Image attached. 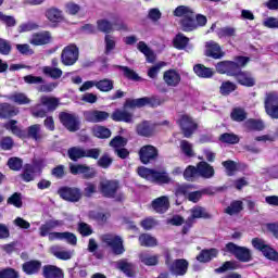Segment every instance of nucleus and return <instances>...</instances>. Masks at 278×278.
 I'll return each instance as SVG.
<instances>
[{"instance_id": "a18cd8bd", "label": "nucleus", "mask_w": 278, "mask_h": 278, "mask_svg": "<svg viewBox=\"0 0 278 278\" xmlns=\"http://www.w3.org/2000/svg\"><path fill=\"white\" fill-rule=\"evenodd\" d=\"M192 14H194V11H192V9L187 5H179L174 10V16L179 18H186L188 16H192Z\"/></svg>"}, {"instance_id": "393cba45", "label": "nucleus", "mask_w": 278, "mask_h": 278, "mask_svg": "<svg viewBox=\"0 0 278 278\" xmlns=\"http://www.w3.org/2000/svg\"><path fill=\"white\" fill-rule=\"evenodd\" d=\"M40 103L47 108V112H55L60 105V100L55 97L42 96L40 98Z\"/></svg>"}, {"instance_id": "3c124183", "label": "nucleus", "mask_w": 278, "mask_h": 278, "mask_svg": "<svg viewBox=\"0 0 278 278\" xmlns=\"http://www.w3.org/2000/svg\"><path fill=\"white\" fill-rule=\"evenodd\" d=\"M92 131L93 136L100 139H108L112 136V131L110 130V128H105V126H96L93 127Z\"/></svg>"}, {"instance_id": "8fccbe9b", "label": "nucleus", "mask_w": 278, "mask_h": 278, "mask_svg": "<svg viewBox=\"0 0 278 278\" xmlns=\"http://www.w3.org/2000/svg\"><path fill=\"white\" fill-rule=\"evenodd\" d=\"M219 140L226 144H238L240 137L233 132H225L219 136Z\"/></svg>"}, {"instance_id": "2eb2a0df", "label": "nucleus", "mask_w": 278, "mask_h": 278, "mask_svg": "<svg viewBox=\"0 0 278 278\" xmlns=\"http://www.w3.org/2000/svg\"><path fill=\"white\" fill-rule=\"evenodd\" d=\"M151 207L156 214H166L170 207V201L168 197L162 195L151 202Z\"/></svg>"}, {"instance_id": "72a5a7b5", "label": "nucleus", "mask_w": 278, "mask_h": 278, "mask_svg": "<svg viewBox=\"0 0 278 278\" xmlns=\"http://www.w3.org/2000/svg\"><path fill=\"white\" fill-rule=\"evenodd\" d=\"M242 210H244V204L242 201L235 200L225 208V213L228 214V216H236L237 214H240Z\"/></svg>"}, {"instance_id": "9b49d317", "label": "nucleus", "mask_w": 278, "mask_h": 278, "mask_svg": "<svg viewBox=\"0 0 278 278\" xmlns=\"http://www.w3.org/2000/svg\"><path fill=\"white\" fill-rule=\"evenodd\" d=\"M190 263L186 258H176L173 264L169 266V273L176 277H184L187 275Z\"/></svg>"}, {"instance_id": "c756f323", "label": "nucleus", "mask_w": 278, "mask_h": 278, "mask_svg": "<svg viewBox=\"0 0 278 278\" xmlns=\"http://www.w3.org/2000/svg\"><path fill=\"white\" fill-rule=\"evenodd\" d=\"M114 67L118 68V71H122L126 79H130V81H142V78L138 76V73H136V71L129 68L128 66L115 65Z\"/></svg>"}, {"instance_id": "a19ab883", "label": "nucleus", "mask_w": 278, "mask_h": 278, "mask_svg": "<svg viewBox=\"0 0 278 278\" xmlns=\"http://www.w3.org/2000/svg\"><path fill=\"white\" fill-rule=\"evenodd\" d=\"M147 97L139 99H128L126 100L124 108H129V110H135V108H144L147 105Z\"/></svg>"}, {"instance_id": "09e8293b", "label": "nucleus", "mask_w": 278, "mask_h": 278, "mask_svg": "<svg viewBox=\"0 0 278 278\" xmlns=\"http://www.w3.org/2000/svg\"><path fill=\"white\" fill-rule=\"evenodd\" d=\"M27 138H31L33 140H42V134H40V124H35L28 127L27 129Z\"/></svg>"}, {"instance_id": "ea45409f", "label": "nucleus", "mask_w": 278, "mask_h": 278, "mask_svg": "<svg viewBox=\"0 0 278 278\" xmlns=\"http://www.w3.org/2000/svg\"><path fill=\"white\" fill-rule=\"evenodd\" d=\"M116 49V37L112 35L104 36V53L110 55Z\"/></svg>"}, {"instance_id": "dca6fc26", "label": "nucleus", "mask_w": 278, "mask_h": 278, "mask_svg": "<svg viewBox=\"0 0 278 278\" xmlns=\"http://www.w3.org/2000/svg\"><path fill=\"white\" fill-rule=\"evenodd\" d=\"M62 225H64L63 220L60 219H49L48 222H46L45 224H42L39 227V236L41 238H49V236H51V231H53V229H55L56 227H62Z\"/></svg>"}, {"instance_id": "20e7f679", "label": "nucleus", "mask_w": 278, "mask_h": 278, "mask_svg": "<svg viewBox=\"0 0 278 278\" xmlns=\"http://www.w3.org/2000/svg\"><path fill=\"white\" fill-rule=\"evenodd\" d=\"M226 249L228 253H231L238 262L247 263L253 261V253L251 249L247 247H240L233 242H228L226 244Z\"/></svg>"}, {"instance_id": "052dcab7", "label": "nucleus", "mask_w": 278, "mask_h": 278, "mask_svg": "<svg viewBox=\"0 0 278 278\" xmlns=\"http://www.w3.org/2000/svg\"><path fill=\"white\" fill-rule=\"evenodd\" d=\"M192 147V143H190L188 140L180 141V151H182L187 157H194V150Z\"/></svg>"}, {"instance_id": "4be33fe9", "label": "nucleus", "mask_w": 278, "mask_h": 278, "mask_svg": "<svg viewBox=\"0 0 278 278\" xmlns=\"http://www.w3.org/2000/svg\"><path fill=\"white\" fill-rule=\"evenodd\" d=\"M136 132L143 138H151L155 134V129L151 125V122L143 121L136 126Z\"/></svg>"}, {"instance_id": "0e129e2a", "label": "nucleus", "mask_w": 278, "mask_h": 278, "mask_svg": "<svg viewBox=\"0 0 278 278\" xmlns=\"http://www.w3.org/2000/svg\"><path fill=\"white\" fill-rule=\"evenodd\" d=\"M264 105L265 108L278 106V93L276 92L267 93L265 97Z\"/></svg>"}, {"instance_id": "f257e3e1", "label": "nucleus", "mask_w": 278, "mask_h": 278, "mask_svg": "<svg viewBox=\"0 0 278 278\" xmlns=\"http://www.w3.org/2000/svg\"><path fill=\"white\" fill-rule=\"evenodd\" d=\"M98 190L104 199H115L117 203L125 201V194L118 193L121 190V182L118 180H102L99 182Z\"/></svg>"}, {"instance_id": "7ed1b4c3", "label": "nucleus", "mask_w": 278, "mask_h": 278, "mask_svg": "<svg viewBox=\"0 0 278 278\" xmlns=\"http://www.w3.org/2000/svg\"><path fill=\"white\" fill-rule=\"evenodd\" d=\"M252 247L260 251L266 260H269L270 262L278 263V252L275 250V248L270 247V244H267L266 241L262 238H253L252 239Z\"/></svg>"}, {"instance_id": "b1692460", "label": "nucleus", "mask_w": 278, "mask_h": 278, "mask_svg": "<svg viewBox=\"0 0 278 278\" xmlns=\"http://www.w3.org/2000/svg\"><path fill=\"white\" fill-rule=\"evenodd\" d=\"M42 276L45 278H64V271L55 265H45L42 267Z\"/></svg>"}, {"instance_id": "774afa93", "label": "nucleus", "mask_w": 278, "mask_h": 278, "mask_svg": "<svg viewBox=\"0 0 278 278\" xmlns=\"http://www.w3.org/2000/svg\"><path fill=\"white\" fill-rule=\"evenodd\" d=\"M231 118L237 123H242V121H247V112L242 109H235L231 113Z\"/></svg>"}, {"instance_id": "412c9836", "label": "nucleus", "mask_w": 278, "mask_h": 278, "mask_svg": "<svg viewBox=\"0 0 278 278\" xmlns=\"http://www.w3.org/2000/svg\"><path fill=\"white\" fill-rule=\"evenodd\" d=\"M117 268L121 273L125 274L128 278H136L138 271L136 269V264L129 263L125 260L117 262Z\"/></svg>"}, {"instance_id": "ddd939ff", "label": "nucleus", "mask_w": 278, "mask_h": 278, "mask_svg": "<svg viewBox=\"0 0 278 278\" xmlns=\"http://www.w3.org/2000/svg\"><path fill=\"white\" fill-rule=\"evenodd\" d=\"M205 56L213 58V60H222V58H225V52L218 42L211 40L205 43Z\"/></svg>"}, {"instance_id": "c85d7f7f", "label": "nucleus", "mask_w": 278, "mask_h": 278, "mask_svg": "<svg viewBox=\"0 0 278 278\" xmlns=\"http://www.w3.org/2000/svg\"><path fill=\"white\" fill-rule=\"evenodd\" d=\"M141 177L143 179H151L152 184L156 186H164L173 181L168 175H141Z\"/></svg>"}, {"instance_id": "c9c22d12", "label": "nucleus", "mask_w": 278, "mask_h": 278, "mask_svg": "<svg viewBox=\"0 0 278 278\" xmlns=\"http://www.w3.org/2000/svg\"><path fill=\"white\" fill-rule=\"evenodd\" d=\"M139 244L140 247H146V248H153L157 247V239L150 233H141L139 236Z\"/></svg>"}, {"instance_id": "13d9d810", "label": "nucleus", "mask_w": 278, "mask_h": 278, "mask_svg": "<svg viewBox=\"0 0 278 278\" xmlns=\"http://www.w3.org/2000/svg\"><path fill=\"white\" fill-rule=\"evenodd\" d=\"M223 166L230 173H233V170H245L247 168V165L233 161H225L223 162Z\"/></svg>"}, {"instance_id": "58836bf2", "label": "nucleus", "mask_w": 278, "mask_h": 278, "mask_svg": "<svg viewBox=\"0 0 278 278\" xmlns=\"http://www.w3.org/2000/svg\"><path fill=\"white\" fill-rule=\"evenodd\" d=\"M9 99L13 101V103H17V105H28V103H31V100L23 92H15L11 94Z\"/></svg>"}, {"instance_id": "c03bdc74", "label": "nucleus", "mask_w": 278, "mask_h": 278, "mask_svg": "<svg viewBox=\"0 0 278 278\" xmlns=\"http://www.w3.org/2000/svg\"><path fill=\"white\" fill-rule=\"evenodd\" d=\"M96 88L101 92H110V90H114V81L108 78L102 80H96Z\"/></svg>"}, {"instance_id": "473e14b6", "label": "nucleus", "mask_w": 278, "mask_h": 278, "mask_svg": "<svg viewBox=\"0 0 278 278\" xmlns=\"http://www.w3.org/2000/svg\"><path fill=\"white\" fill-rule=\"evenodd\" d=\"M193 71L198 77H202L203 79H210V77H214V71L210 67H205L203 64L194 65Z\"/></svg>"}, {"instance_id": "5fc2aeb1", "label": "nucleus", "mask_w": 278, "mask_h": 278, "mask_svg": "<svg viewBox=\"0 0 278 278\" xmlns=\"http://www.w3.org/2000/svg\"><path fill=\"white\" fill-rule=\"evenodd\" d=\"M140 262L144 264V266H157V264H160V256L150 254L141 255Z\"/></svg>"}, {"instance_id": "9d476101", "label": "nucleus", "mask_w": 278, "mask_h": 278, "mask_svg": "<svg viewBox=\"0 0 278 278\" xmlns=\"http://www.w3.org/2000/svg\"><path fill=\"white\" fill-rule=\"evenodd\" d=\"M214 175V167L212 165H210L207 162L202 161L200 163H198V166H192L189 165L186 169H185V175Z\"/></svg>"}, {"instance_id": "cd10ccee", "label": "nucleus", "mask_w": 278, "mask_h": 278, "mask_svg": "<svg viewBox=\"0 0 278 278\" xmlns=\"http://www.w3.org/2000/svg\"><path fill=\"white\" fill-rule=\"evenodd\" d=\"M180 26L182 31H194L197 29V20H194V13L180 20Z\"/></svg>"}, {"instance_id": "bf43d9fd", "label": "nucleus", "mask_w": 278, "mask_h": 278, "mask_svg": "<svg viewBox=\"0 0 278 278\" xmlns=\"http://www.w3.org/2000/svg\"><path fill=\"white\" fill-rule=\"evenodd\" d=\"M110 147L114 148V151L116 149H123L127 147V139L125 137L116 136L110 141Z\"/></svg>"}, {"instance_id": "aec40b11", "label": "nucleus", "mask_w": 278, "mask_h": 278, "mask_svg": "<svg viewBox=\"0 0 278 278\" xmlns=\"http://www.w3.org/2000/svg\"><path fill=\"white\" fill-rule=\"evenodd\" d=\"M29 42L34 47H42V45H49V42H51V33L49 31L35 33L30 37Z\"/></svg>"}, {"instance_id": "f8f14e48", "label": "nucleus", "mask_w": 278, "mask_h": 278, "mask_svg": "<svg viewBox=\"0 0 278 278\" xmlns=\"http://www.w3.org/2000/svg\"><path fill=\"white\" fill-rule=\"evenodd\" d=\"M83 116L87 123H103L110 118V113L99 110H89L85 111Z\"/></svg>"}, {"instance_id": "4c0bfd02", "label": "nucleus", "mask_w": 278, "mask_h": 278, "mask_svg": "<svg viewBox=\"0 0 278 278\" xmlns=\"http://www.w3.org/2000/svg\"><path fill=\"white\" fill-rule=\"evenodd\" d=\"M98 31L102 34H112L114 31V24L105 18L97 21Z\"/></svg>"}, {"instance_id": "7c9ffc66", "label": "nucleus", "mask_w": 278, "mask_h": 278, "mask_svg": "<svg viewBox=\"0 0 278 278\" xmlns=\"http://www.w3.org/2000/svg\"><path fill=\"white\" fill-rule=\"evenodd\" d=\"M67 156L72 162H77L78 160L86 157V149L81 147H72L67 150Z\"/></svg>"}, {"instance_id": "6e6552de", "label": "nucleus", "mask_w": 278, "mask_h": 278, "mask_svg": "<svg viewBox=\"0 0 278 278\" xmlns=\"http://www.w3.org/2000/svg\"><path fill=\"white\" fill-rule=\"evenodd\" d=\"M178 123L185 138H192V134H194L199 128V125L194 119H192V117H190V115H182Z\"/></svg>"}, {"instance_id": "39448f33", "label": "nucleus", "mask_w": 278, "mask_h": 278, "mask_svg": "<svg viewBox=\"0 0 278 278\" xmlns=\"http://www.w3.org/2000/svg\"><path fill=\"white\" fill-rule=\"evenodd\" d=\"M79 60V48L74 43L66 46L61 52V62L64 66H73Z\"/></svg>"}, {"instance_id": "f704fd0d", "label": "nucleus", "mask_w": 278, "mask_h": 278, "mask_svg": "<svg viewBox=\"0 0 278 278\" xmlns=\"http://www.w3.org/2000/svg\"><path fill=\"white\" fill-rule=\"evenodd\" d=\"M18 114V110L9 103L0 104V118H12V116H16Z\"/></svg>"}, {"instance_id": "de8ad7c7", "label": "nucleus", "mask_w": 278, "mask_h": 278, "mask_svg": "<svg viewBox=\"0 0 278 278\" xmlns=\"http://www.w3.org/2000/svg\"><path fill=\"white\" fill-rule=\"evenodd\" d=\"M245 129H249V131H262L264 129V122L260 119H248L244 123Z\"/></svg>"}, {"instance_id": "4468645a", "label": "nucleus", "mask_w": 278, "mask_h": 278, "mask_svg": "<svg viewBox=\"0 0 278 278\" xmlns=\"http://www.w3.org/2000/svg\"><path fill=\"white\" fill-rule=\"evenodd\" d=\"M112 121H115V123H134V113L129 112L127 108L124 106V109H116L112 115Z\"/></svg>"}, {"instance_id": "e2e57ef3", "label": "nucleus", "mask_w": 278, "mask_h": 278, "mask_svg": "<svg viewBox=\"0 0 278 278\" xmlns=\"http://www.w3.org/2000/svg\"><path fill=\"white\" fill-rule=\"evenodd\" d=\"M8 205H14V207H23V199L21 198V193L14 192L10 198L7 200Z\"/></svg>"}, {"instance_id": "2f4dec72", "label": "nucleus", "mask_w": 278, "mask_h": 278, "mask_svg": "<svg viewBox=\"0 0 278 278\" xmlns=\"http://www.w3.org/2000/svg\"><path fill=\"white\" fill-rule=\"evenodd\" d=\"M17 124L18 122L16 119H11L4 124V128H7L8 131H11L14 136H17V138H25V131L21 129Z\"/></svg>"}, {"instance_id": "79ce46f5", "label": "nucleus", "mask_w": 278, "mask_h": 278, "mask_svg": "<svg viewBox=\"0 0 278 278\" xmlns=\"http://www.w3.org/2000/svg\"><path fill=\"white\" fill-rule=\"evenodd\" d=\"M227 270H238V263L236 261H226L222 266L215 268L216 275H223Z\"/></svg>"}, {"instance_id": "bb28decb", "label": "nucleus", "mask_w": 278, "mask_h": 278, "mask_svg": "<svg viewBox=\"0 0 278 278\" xmlns=\"http://www.w3.org/2000/svg\"><path fill=\"white\" fill-rule=\"evenodd\" d=\"M46 18H48L50 23H62V21H64V15L60 9L50 8L46 10Z\"/></svg>"}, {"instance_id": "37998d69", "label": "nucleus", "mask_w": 278, "mask_h": 278, "mask_svg": "<svg viewBox=\"0 0 278 278\" xmlns=\"http://www.w3.org/2000/svg\"><path fill=\"white\" fill-rule=\"evenodd\" d=\"M238 86L229 80L222 83L219 87V92L223 97H229L231 92H236Z\"/></svg>"}, {"instance_id": "603ef678", "label": "nucleus", "mask_w": 278, "mask_h": 278, "mask_svg": "<svg viewBox=\"0 0 278 278\" xmlns=\"http://www.w3.org/2000/svg\"><path fill=\"white\" fill-rule=\"evenodd\" d=\"M7 166L10 168V170L18 172L23 168V159L18 156H12L8 160Z\"/></svg>"}, {"instance_id": "6ab92c4d", "label": "nucleus", "mask_w": 278, "mask_h": 278, "mask_svg": "<svg viewBox=\"0 0 278 278\" xmlns=\"http://www.w3.org/2000/svg\"><path fill=\"white\" fill-rule=\"evenodd\" d=\"M40 268H42V262L38 260L26 261L22 264V270L25 275H38L40 273Z\"/></svg>"}, {"instance_id": "69168bd1", "label": "nucleus", "mask_w": 278, "mask_h": 278, "mask_svg": "<svg viewBox=\"0 0 278 278\" xmlns=\"http://www.w3.org/2000/svg\"><path fill=\"white\" fill-rule=\"evenodd\" d=\"M112 162H114V159H112L110 154L105 153L98 160L97 165L100 166V168H110V166H112Z\"/></svg>"}, {"instance_id": "338daca9", "label": "nucleus", "mask_w": 278, "mask_h": 278, "mask_svg": "<svg viewBox=\"0 0 278 278\" xmlns=\"http://www.w3.org/2000/svg\"><path fill=\"white\" fill-rule=\"evenodd\" d=\"M0 278H21L18 271L12 267H7L0 270Z\"/></svg>"}, {"instance_id": "4d7b16f0", "label": "nucleus", "mask_w": 278, "mask_h": 278, "mask_svg": "<svg viewBox=\"0 0 278 278\" xmlns=\"http://www.w3.org/2000/svg\"><path fill=\"white\" fill-rule=\"evenodd\" d=\"M218 38H233L236 28L231 26L222 27L217 30Z\"/></svg>"}, {"instance_id": "864d4df0", "label": "nucleus", "mask_w": 278, "mask_h": 278, "mask_svg": "<svg viewBox=\"0 0 278 278\" xmlns=\"http://www.w3.org/2000/svg\"><path fill=\"white\" fill-rule=\"evenodd\" d=\"M188 42H190V39L181 33L176 35L174 38V47L179 50L186 49V47H188Z\"/></svg>"}, {"instance_id": "0eeeda50", "label": "nucleus", "mask_w": 278, "mask_h": 278, "mask_svg": "<svg viewBox=\"0 0 278 278\" xmlns=\"http://www.w3.org/2000/svg\"><path fill=\"white\" fill-rule=\"evenodd\" d=\"M159 155L160 152L157 148L151 144L143 146L139 150V159L141 164H151V162H155V160H157Z\"/></svg>"}, {"instance_id": "423d86ee", "label": "nucleus", "mask_w": 278, "mask_h": 278, "mask_svg": "<svg viewBox=\"0 0 278 278\" xmlns=\"http://www.w3.org/2000/svg\"><path fill=\"white\" fill-rule=\"evenodd\" d=\"M58 194L63 201H68V203H79L83 197L81 189L66 186L59 188Z\"/></svg>"}, {"instance_id": "5701e85b", "label": "nucleus", "mask_w": 278, "mask_h": 278, "mask_svg": "<svg viewBox=\"0 0 278 278\" xmlns=\"http://www.w3.org/2000/svg\"><path fill=\"white\" fill-rule=\"evenodd\" d=\"M215 257H218V249H204L197 256V261L201 264H207L211 260H214Z\"/></svg>"}, {"instance_id": "49530a36", "label": "nucleus", "mask_w": 278, "mask_h": 278, "mask_svg": "<svg viewBox=\"0 0 278 278\" xmlns=\"http://www.w3.org/2000/svg\"><path fill=\"white\" fill-rule=\"evenodd\" d=\"M43 75H47V77H51V79H60L62 77L63 72L59 67H51V66H45L42 68Z\"/></svg>"}, {"instance_id": "680f3d73", "label": "nucleus", "mask_w": 278, "mask_h": 278, "mask_svg": "<svg viewBox=\"0 0 278 278\" xmlns=\"http://www.w3.org/2000/svg\"><path fill=\"white\" fill-rule=\"evenodd\" d=\"M138 175H167L166 168H161L159 170L149 169L144 166L138 167Z\"/></svg>"}, {"instance_id": "e433bc0d", "label": "nucleus", "mask_w": 278, "mask_h": 278, "mask_svg": "<svg viewBox=\"0 0 278 278\" xmlns=\"http://www.w3.org/2000/svg\"><path fill=\"white\" fill-rule=\"evenodd\" d=\"M189 218H192L193 222L195 218H204L205 220H210V218H212V214L207 213L203 206H194L191 210V216Z\"/></svg>"}, {"instance_id": "1a4fd4ad", "label": "nucleus", "mask_w": 278, "mask_h": 278, "mask_svg": "<svg viewBox=\"0 0 278 278\" xmlns=\"http://www.w3.org/2000/svg\"><path fill=\"white\" fill-rule=\"evenodd\" d=\"M59 118L68 131H79V125H81V123L79 122V117L75 114L61 112Z\"/></svg>"}, {"instance_id": "f3484780", "label": "nucleus", "mask_w": 278, "mask_h": 278, "mask_svg": "<svg viewBox=\"0 0 278 278\" xmlns=\"http://www.w3.org/2000/svg\"><path fill=\"white\" fill-rule=\"evenodd\" d=\"M163 80L170 88H177L181 84V75L175 70H168L163 74Z\"/></svg>"}, {"instance_id": "f03ea898", "label": "nucleus", "mask_w": 278, "mask_h": 278, "mask_svg": "<svg viewBox=\"0 0 278 278\" xmlns=\"http://www.w3.org/2000/svg\"><path fill=\"white\" fill-rule=\"evenodd\" d=\"M101 241L111 249L113 255H123L125 253L123 237L114 233H104L101 237Z\"/></svg>"}, {"instance_id": "6e6d98bb", "label": "nucleus", "mask_w": 278, "mask_h": 278, "mask_svg": "<svg viewBox=\"0 0 278 278\" xmlns=\"http://www.w3.org/2000/svg\"><path fill=\"white\" fill-rule=\"evenodd\" d=\"M72 175H88L90 173V166L81 164H72L70 166Z\"/></svg>"}, {"instance_id": "a211bd4d", "label": "nucleus", "mask_w": 278, "mask_h": 278, "mask_svg": "<svg viewBox=\"0 0 278 278\" xmlns=\"http://www.w3.org/2000/svg\"><path fill=\"white\" fill-rule=\"evenodd\" d=\"M49 240L53 242V240H66L67 244H72V247L77 245V236L73 232H51L49 235Z\"/></svg>"}, {"instance_id": "a878e982", "label": "nucleus", "mask_w": 278, "mask_h": 278, "mask_svg": "<svg viewBox=\"0 0 278 278\" xmlns=\"http://www.w3.org/2000/svg\"><path fill=\"white\" fill-rule=\"evenodd\" d=\"M236 79L241 86H247L248 88L255 86V78H253V75L249 72L240 71Z\"/></svg>"}]
</instances>
